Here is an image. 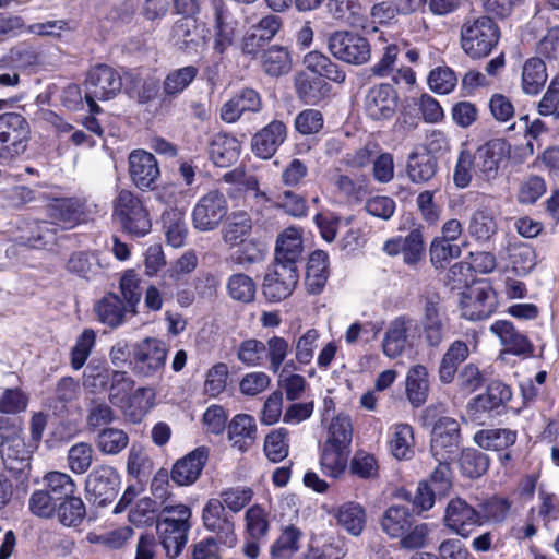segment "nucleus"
Segmentation results:
<instances>
[{
  "label": "nucleus",
  "mask_w": 559,
  "mask_h": 559,
  "mask_svg": "<svg viewBox=\"0 0 559 559\" xmlns=\"http://www.w3.org/2000/svg\"><path fill=\"white\" fill-rule=\"evenodd\" d=\"M191 508L183 503L165 504L156 519V531L166 556L177 558L188 542L192 527Z\"/></svg>",
  "instance_id": "obj_1"
},
{
  "label": "nucleus",
  "mask_w": 559,
  "mask_h": 559,
  "mask_svg": "<svg viewBox=\"0 0 559 559\" xmlns=\"http://www.w3.org/2000/svg\"><path fill=\"white\" fill-rule=\"evenodd\" d=\"M500 40V28L489 15L466 16L460 27V47L472 60L487 58Z\"/></svg>",
  "instance_id": "obj_2"
},
{
  "label": "nucleus",
  "mask_w": 559,
  "mask_h": 559,
  "mask_svg": "<svg viewBox=\"0 0 559 559\" xmlns=\"http://www.w3.org/2000/svg\"><path fill=\"white\" fill-rule=\"evenodd\" d=\"M114 217L121 229L133 236L143 237L150 233L152 222L141 199L132 191L122 189L114 200Z\"/></svg>",
  "instance_id": "obj_3"
},
{
  "label": "nucleus",
  "mask_w": 559,
  "mask_h": 559,
  "mask_svg": "<svg viewBox=\"0 0 559 559\" xmlns=\"http://www.w3.org/2000/svg\"><path fill=\"white\" fill-rule=\"evenodd\" d=\"M31 127L19 112L0 115V164H10L21 156L27 147Z\"/></svg>",
  "instance_id": "obj_4"
},
{
  "label": "nucleus",
  "mask_w": 559,
  "mask_h": 559,
  "mask_svg": "<svg viewBox=\"0 0 559 559\" xmlns=\"http://www.w3.org/2000/svg\"><path fill=\"white\" fill-rule=\"evenodd\" d=\"M203 527L212 535L206 537L212 539L222 548L233 549L238 544L235 516L224 509V504L218 498L209 499L202 509Z\"/></svg>",
  "instance_id": "obj_5"
},
{
  "label": "nucleus",
  "mask_w": 559,
  "mask_h": 559,
  "mask_svg": "<svg viewBox=\"0 0 559 559\" xmlns=\"http://www.w3.org/2000/svg\"><path fill=\"white\" fill-rule=\"evenodd\" d=\"M84 98L93 114L100 112L97 100L115 98L122 88L121 75L110 66L96 64L90 69L85 79Z\"/></svg>",
  "instance_id": "obj_6"
},
{
  "label": "nucleus",
  "mask_w": 559,
  "mask_h": 559,
  "mask_svg": "<svg viewBox=\"0 0 559 559\" xmlns=\"http://www.w3.org/2000/svg\"><path fill=\"white\" fill-rule=\"evenodd\" d=\"M167 356L165 342L147 336L132 345L130 368L139 378H156L162 374Z\"/></svg>",
  "instance_id": "obj_7"
},
{
  "label": "nucleus",
  "mask_w": 559,
  "mask_h": 559,
  "mask_svg": "<svg viewBox=\"0 0 559 559\" xmlns=\"http://www.w3.org/2000/svg\"><path fill=\"white\" fill-rule=\"evenodd\" d=\"M328 48L334 58L353 66H362L371 58L368 39L355 32L332 33L328 38Z\"/></svg>",
  "instance_id": "obj_8"
},
{
  "label": "nucleus",
  "mask_w": 559,
  "mask_h": 559,
  "mask_svg": "<svg viewBox=\"0 0 559 559\" xmlns=\"http://www.w3.org/2000/svg\"><path fill=\"white\" fill-rule=\"evenodd\" d=\"M228 213V202L225 194L211 190L202 195L192 211V224L200 231L215 230Z\"/></svg>",
  "instance_id": "obj_9"
},
{
  "label": "nucleus",
  "mask_w": 559,
  "mask_h": 559,
  "mask_svg": "<svg viewBox=\"0 0 559 559\" xmlns=\"http://www.w3.org/2000/svg\"><path fill=\"white\" fill-rule=\"evenodd\" d=\"M298 278V270L293 264L274 262L264 275L262 293L270 301L284 300L293 294Z\"/></svg>",
  "instance_id": "obj_10"
},
{
  "label": "nucleus",
  "mask_w": 559,
  "mask_h": 559,
  "mask_svg": "<svg viewBox=\"0 0 559 559\" xmlns=\"http://www.w3.org/2000/svg\"><path fill=\"white\" fill-rule=\"evenodd\" d=\"M430 451L436 461L455 460L460 454V425L451 417L439 418L432 428Z\"/></svg>",
  "instance_id": "obj_11"
},
{
  "label": "nucleus",
  "mask_w": 559,
  "mask_h": 559,
  "mask_svg": "<svg viewBox=\"0 0 559 559\" xmlns=\"http://www.w3.org/2000/svg\"><path fill=\"white\" fill-rule=\"evenodd\" d=\"M0 448L4 468L15 475L22 483L26 481L31 469L32 445L27 447L24 438L14 433L12 437L3 439Z\"/></svg>",
  "instance_id": "obj_12"
},
{
  "label": "nucleus",
  "mask_w": 559,
  "mask_h": 559,
  "mask_svg": "<svg viewBox=\"0 0 559 559\" xmlns=\"http://www.w3.org/2000/svg\"><path fill=\"white\" fill-rule=\"evenodd\" d=\"M120 486V476L109 465L96 466L86 477L85 490L94 503L106 506L114 501Z\"/></svg>",
  "instance_id": "obj_13"
},
{
  "label": "nucleus",
  "mask_w": 559,
  "mask_h": 559,
  "mask_svg": "<svg viewBox=\"0 0 559 559\" xmlns=\"http://www.w3.org/2000/svg\"><path fill=\"white\" fill-rule=\"evenodd\" d=\"M444 526L463 538L471 536L474 527L481 525L477 509L460 497L452 498L443 515Z\"/></svg>",
  "instance_id": "obj_14"
},
{
  "label": "nucleus",
  "mask_w": 559,
  "mask_h": 559,
  "mask_svg": "<svg viewBox=\"0 0 559 559\" xmlns=\"http://www.w3.org/2000/svg\"><path fill=\"white\" fill-rule=\"evenodd\" d=\"M170 40L180 51L197 53L205 46V27L193 17H180L171 27Z\"/></svg>",
  "instance_id": "obj_15"
},
{
  "label": "nucleus",
  "mask_w": 559,
  "mask_h": 559,
  "mask_svg": "<svg viewBox=\"0 0 559 559\" xmlns=\"http://www.w3.org/2000/svg\"><path fill=\"white\" fill-rule=\"evenodd\" d=\"M210 456L207 447H198L177 460L170 471L171 480L178 486H191L200 478Z\"/></svg>",
  "instance_id": "obj_16"
},
{
  "label": "nucleus",
  "mask_w": 559,
  "mask_h": 559,
  "mask_svg": "<svg viewBox=\"0 0 559 559\" xmlns=\"http://www.w3.org/2000/svg\"><path fill=\"white\" fill-rule=\"evenodd\" d=\"M397 95L390 84H378L365 96V111L373 120L391 118L396 109Z\"/></svg>",
  "instance_id": "obj_17"
},
{
  "label": "nucleus",
  "mask_w": 559,
  "mask_h": 559,
  "mask_svg": "<svg viewBox=\"0 0 559 559\" xmlns=\"http://www.w3.org/2000/svg\"><path fill=\"white\" fill-rule=\"evenodd\" d=\"M129 171L133 183L141 190L153 189L160 174L155 156L142 150L131 152Z\"/></svg>",
  "instance_id": "obj_18"
},
{
  "label": "nucleus",
  "mask_w": 559,
  "mask_h": 559,
  "mask_svg": "<svg viewBox=\"0 0 559 559\" xmlns=\"http://www.w3.org/2000/svg\"><path fill=\"white\" fill-rule=\"evenodd\" d=\"M496 297L491 287L480 284L469 289L462 301V316L468 320L488 318L495 310Z\"/></svg>",
  "instance_id": "obj_19"
},
{
  "label": "nucleus",
  "mask_w": 559,
  "mask_h": 559,
  "mask_svg": "<svg viewBox=\"0 0 559 559\" xmlns=\"http://www.w3.org/2000/svg\"><path fill=\"white\" fill-rule=\"evenodd\" d=\"M287 138V128L280 120L271 121L257 132L251 141L254 155L260 158H271Z\"/></svg>",
  "instance_id": "obj_20"
},
{
  "label": "nucleus",
  "mask_w": 559,
  "mask_h": 559,
  "mask_svg": "<svg viewBox=\"0 0 559 559\" xmlns=\"http://www.w3.org/2000/svg\"><path fill=\"white\" fill-rule=\"evenodd\" d=\"M95 312L100 322L115 329L123 324L128 318L136 314V310H130L129 304L116 294H107L95 306Z\"/></svg>",
  "instance_id": "obj_21"
},
{
  "label": "nucleus",
  "mask_w": 559,
  "mask_h": 559,
  "mask_svg": "<svg viewBox=\"0 0 559 559\" xmlns=\"http://www.w3.org/2000/svg\"><path fill=\"white\" fill-rule=\"evenodd\" d=\"M509 155V145L502 139H492L473 154L478 169L486 177L495 175L499 164Z\"/></svg>",
  "instance_id": "obj_22"
},
{
  "label": "nucleus",
  "mask_w": 559,
  "mask_h": 559,
  "mask_svg": "<svg viewBox=\"0 0 559 559\" xmlns=\"http://www.w3.org/2000/svg\"><path fill=\"white\" fill-rule=\"evenodd\" d=\"M437 297H427L421 319L423 334L428 346L438 347L447 335V325L439 312Z\"/></svg>",
  "instance_id": "obj_23"
},
{
  "label": "nucleus",
  "mask_w": 559,
  "mask_h": 559,
  "mask_svg": "<svg viewBox=\"0 0 559 559\" xmlns=\"http://www.w3.org/2000/svg\"><path fill=\"white\" fill-rule=\"evenodd\" d=\"M413 324L414 320L407 316H400L390 322L382 341V350L386 357L396 358L402 355Z\"/></svg>",
  "instance_id": "obj_24"
},
{
  "label": "nucleus",
  "mask_w": 559,
  "mask_h": 559,
  "mask_svg": "<svg viewBox=\"0 0 559 559\" xmlns=\"http://www.w3.org/2000/svg\"><path fill=\"white\" fill-rule=\"evenodd\" d=\"M490 331L497 335L507 353L513 355H532L533 345L530 340L514 328L510 321H496Z\"/></svg>",
  "instance_id": "obj_25"
},
{
  "label": "nucleus",
  "mask_w": 559,
  "mask_h": 559,
  "mask_svg": "<svg viewBox=\"0 0 559 559\" xmlns=\"http://www.w3.org/2000/svg\"><path fill=\"white\" fill-rule=\"evenodd\" d=\"M439 164L436 156L425 152H411L406 160V175L415 185L429 182L438 173Z\"/></svg>",
  "instance_id": "obj_26"
},
{
  "label": "nucleus",
  "mask_w": 559,
  "mask_h": 559,
  "mask_svg": "<svg viewBox=\"0 0 559 559\" xmlns=\"http://www.w3.org/2000/svg\"><path fill=\"white\" fill-rule=\"evenodd\" d=\"M48 215L64 228H72L84 221V204L74 198L56 199L48 205Z\"/></svg>",
  "instance_id": "obj_27"
},
{
  "label": "nucleus",
  "mask_w": 559,
  "mask_h": 559,
  "mask_svg": "<svg viewBox=\"0 0 559 559\" xmlns=\"http://www.w3.org/2000/svg\"><path fill=\"white\" fill-rule=\"evenodd\" d=\"M80 393V383L71 377H63L56 383L53 393L48 400V407L55 415L64 416L71 404L79 399Z\"/></svg>",
  "instance_id": "obj_28"
},
{
  "label": "nucleus",
  "mask_w": 559,
  "mask_h": 559,
  "mask_svg": "<svg viewBox=\"0 0 559 559\" xmlns=\"http://www.w3.org/2000/svg\"><path fill=\"white\" fill-rule=\"evenodd\" d=\"M227 428L229 441L241 452L247 451L257 439V425L251 415H236Z\"/></svg>",
  "instance_id": "obj_29"
},
{
  "label": "nucleus",
  "mask_w": 559,
  "mask_h": 559,
  "mask_svg": "<svg viewBox=\"0 0 559 559\" xmlns=\"http://www.w3.org/2000/svg\"><path fill=\"white\" fill-rule=\"evenodd\" d=\"M239 153V141L229 134L217 133L210 142V158L218 167L230 166L238 159Z\"/></svg>",
  "instance_id": "obj_30"
},
{
  "label": "nucleus",
  "mask_w": 559,
  "mask_h": 559,
  "mask_svg": "<svg viewBox=\"0 0 559 559\" xmlns=\"http://www.w3.org/2000/svg\"><path fill=\"white\" fill-rule=\"evenodd\" d=\"M302 251L301 231L295 227L286 228L278 237L275 248V262L282 264L296 263Z\"/></svg>",
  "instance_id": "obj_31"
},
{
  "label": "nucleus",
  "mask_w": 559,
  "mask_h": 559,
  "mask_svg": "<svg viewBox=\"0 0 559 559\" xmlns=\"http://www.w3.org/2000/svg\"><path fill=\"white\" fill-rule=\"evenodd\" d=\"M406 396L413 407H420L428 399L429 379L428 370L423 365L412 366L406 374Z\"/></svg>",
  "instance_id": "obj_32"
},
{
  "label": "nucleus",
  "mask_w": 559,
  "mask_h": 559,
  "mask_svg": "<svg viewBox=\"0 0 559 559\" xmlns=\"http://www.w3.org/2000/svg\"><path fill=\"white\" fill-rule=\"evenodd\" d=\"M252 227V218L246 211H235L222 229L223 240L229 247L239 246L251 234Z\"/></svg>",
  "instance_id": "obj_33"
},
{
  "label": "nucleus",
  "mask_w": 559,
  "mask_h": 559,
  "mask_svg": "<svg viewBox=\"0 0 559 559\" xmlns=\"http://www.w3.org/2000/svg\"><path fill=\"white\" fill-rule=\"evenodd\" d=\"M329 255L323 250L311 253L306 273V286L310 294H320L329 277Z\"/></svg>",
  "instance_id": "obj_34"
},
{
  "label": "nucleus",
  "mask_w": 559,
  "mask_h": 559,
  "mask_svg": "<svg viewBox=\"0 0 559 559\" xmlns=\"http://www.w3.org/2000/svg\"><path fill=\"white\" fill-rule=\"evenodd\" d=\"M156 393L153 388L141 386L132 391L123 407L124 416L133 424L142 421L155 404Z\"/></svg>",
  "instance_id": "obj_35"
},
{
  "label": "nucleus",
  "mask_w": 559,
  "mask_h": 559,
  "mask_svg": "<svg viewBox=\"0 0 559 559\" xmlns=\"http://www.w3.org/2000/svg\"><path fill=\"white\" fill-rule=\"evenodd\" d=\"M469 356V347L466 342L456 340L450 344L444 353L440 366L439 378L443 383H450L454 379L457 367Z\"/></svg>",
  "instance_id": "obj_36"
},
{
  "label": "nucleus",
  "mask_w": 559,
  "mask_h": 559,
  "mask_svg": "<svg viewBox=\"0 0 559 559\" xmlns=\"http://www.w3.org/2000/svg\"><path fill=\"white\" fill-rule=\"evenodd\" d=\"M518 433L509 428L481 429L474 435V442L484 450L503 451L516 441Z\"/></svg>",
  "instance_id": "obj_37"
},
{
  "label": "nucleus",
  "mask_w": 559,
  "mask_h": 559,
  "mask_svg": "<svg viewBox=\"0 0 559 559\" xmlns=\"http://www.w3.org/2000/svg\"><path fill=\"white\" fill-rule=\"evenodd\" d=\"M512 397L509 385L501 381H491L486 392L473 400L472 407L476 411L490 412L506 405Z\"/></svg>",
  "instance_id": "obj_38"
},
{
  "label": "nucleus",
  "mask_w": 559,
  "mask_h": 559,
  "mask_svg": "<svg viewBox=\"0 0 559 559\" xmlns=\"http://www.w3.org/2000/svg\"><path fill=\"white\" fill-rule=\"evenodd\" d=\"M468 234L478 242L489 241L498 230V224L492 211L481 207L477 209L469 217Z\"/></svg>",
  "instance_id": "obj_39"
},
{
  "label": "nucleus",
  "mask_w": 559,
  "mask_h": 559,
  "mask_svg": "<svg viewBox=\"0 0 559 559\" xmlns=\"http://www.w3.org/2000/svg\"><path fill=\"white\" fill-rule=\"evenodd\" d=\"M262 70L270 76L287 74L292 69V57L287 48L274 45L261 53Z\"/></svg>",
  "instance_id": "obj_40"
},
{
  "label": "nucleus",
  "mask_w": 559,
  "mask_h": 559,
  "mask_svg": "<svg viewBox=\"0 0 559 559\" xmlns=\"http://www.w3.org/2000/svg\"><path fill=\"white\" fill-rule=\"evenodd\" d=\"M412 514L406 507L392 506L381 519V527L392 538H400L412 526Z\"/></svg>",
  "instance_id": "obj_41"
},
{
  "label": "nucleus",
  "mask_w": 559,
  "mask_h": 559,
  "mask_svg": "<svg viewBox=\"0 0 559 559\" xmlns=\"http://www.w3.org/2000/svg\"><path fill=\"white\" fill-rule=\"evenodd\" d=\"M547 81L545 62L540 58H530L522 70V90L525 94L536 95Z\"/></svg>",
  "instance_id": "obj_42"
},
{
  "label": "nucleus",
  "mask_w": 559,
  "mask_h": 559,
  "mask_svg": "<svg viewBox=\"0 0 559 559\" xmlns=\"http://www.w3.org/2000/svg\"><path fill=\"white\" fill-rule=\"evenodd\" d=\"M135 381L124 370H112L108 388V401L111 405L123 409L133 391Z\"/></svg>",
  "instance_id": "obj_43"
},
{
  "label": "nucleus",
  "mask_w": 559,
  "mask_h": 559,
  "mask_svg": "<svg viewBox=\"0 0 559 559\" xmlns=\"http://www.w3.org/2000/svg\"><path fill=\"white\" fill-rule=\"evenodd\" d=\"M304 64L311 72L331 81L337 83L345 81V73L340 70L338 66L319 51H310L307 53L304 58Z\"/></svg>",
  "instance_id": "obj_44"
},
{
  "label": "nucleus",
  "mask_w": 559,
  "mask_h": 559,
  "mask_svg": "<svg viewBox=\"0 0 559 559\" xmlns=\"http://www.w3.org/2000/svg\"><path fill=\"white\" fill-rule=\"evenodd\" d=\"M199 70L194 66L170 70L163 82V92L168 97L181 94L197 78Z\"/></svg>",
  "instance_id": "obj_45"
},
{
  "label": "nucleus",
  "mask_w": 559,
  "mask_h": 559,
  "mask_svg": "<svg viewBox=\"0 0 559 559\" xmlns=\"http://www.w3.org/2000/svg\"><path fill=\"white\" fill-rule=\"evenodd\" d=\"M226 290L233 300L250 304L255 299L257 284L249 275L235 273L227 278Z\"/></svg>",
  "instance_id": "obj_46"
},
{
  "label": "nucleus",
  "mask_w": 559,
  "mask_h": 559,
  "mask_svg": "<svg viewBox=\"0 0 559 559\" xmlns=\"http://www.w3.org/2000/svg\"><path fill=\"white\" fill-rule=\"evenodd\" d=\"M414 430L408 424H396L390 440V450L397 460H409L414 455Z\"/></svg>",
  "instance_id": "obj_47"
},
{
  "label": "nucleus",
  "mask_w": 559,
  "mask_h": 559,
  "mask_svg": "<svg viewBox=\"0 0 559 559\" xmlns=\"http://www.w3.org/2000/svg\"><path fill=\"white\" fill-rule=\"evenodd\" d=\"M337 523L354 536L362 532L366 513L365 509L356 502H346L342 504L336 513Z\"/></svg>",
  "instance_id": "obj_48"
},
{
  "label": "nucleus",
  "mask_w": 559,
  "mask_h": 559,
  "mask_svg": "<svg viewBox=\"0 0 559 559\" xmlns=\"http://www.w3.org/2000/svg\"><path fill=\"white\" fill-rule=\"evenodd\" d=\"M56 514L59 522L64 526H78L86 515V508L83 500L72 495L57 504Z\"/></svg>",
  "instance_id": "obj_49"
},
{
  "label": "nucleus",
  "mask_w": 559,
  "mask_h": 559,
  "mask_svg": "<svg viewBox=\"0 0 559 559\" xmlns=\"http://www.w3.org/2000/svg\"><path fill=\"white\" fill-rule=\"evenodd\" d=\"M43 480L47 487L46 490L57 501L64 500L76 491L75 481L66 473L51 471L45 474Z\"/></svg>",
  "instance_id": "obj_50"
},
{
  "label": "nucleus",
  "mask_w": 559,
  "mask_h": 559,
  "mask_svg": "<svg viewBox=\"0 0 559 559\" xmlns=\"http://www.w3.org/2000/svg\"><path fill=\"white\" fill-rule=\"evenodd\" d=\"M100 267L99 259L94 252L79 251L70 255L66 269L80 277L91 278Z\"/></svg>",
  "instance_id": "obj_51"
},
{
  "label": "nucleus",
  "mask_w": 559,
  "mask_h": 559,
  "mask_svg": "<svg viewBox=\"0 0 559 559\" xmlns=\"http://www.w3.org/2000/svg\"><path fill=\"white\" fill-rule=\"evenodd\" d=\"M128 433L118 428H104L96 438L97 449L107 455L120 453L128 447Z\"/></svg>",
  "instance_id": "obj_52"
},
{
  "label": "nucleus",
  "mask_w": 559,
  "mask_h": 559,
  "mask_svg": "<svg viewBox=\"0 0 559 559\" xmlns=\"http://www.w3.org/2000/svg\"><path fill=\"white\" fill-rule=\"evenodd\" d=\"M353 437L350 418L337 415L329 426L328 439L324 444L347 450Z\"/></svg>",
  "instance_id": "obj_53"
},
{
  "label": "nucleus",
  "mask_w": 559,
  "mask_h": 559,
  "mask_svg": "<svg viewBox=\"0 0 559 559\" xmlns=\"http://www.w3.org/2000/svg\"><path fill=\"white\" fill-rule=\"evenodd\" d=\"M115 419V412L103 399L94 396L87 400L86 425L90 429L95 430L109 425Z\"/></svg>",
  "instance_id": "obj_54"
},
{
  "label": "nucleus",
  "mask_w": 559,
  "mask_h": 559,
  "mask_svg": "<svg viewBox=\"0 0 559 559\" xmlns=\"http://www.w3.org/2000/svg\"><path fill=\"white\" fill-rule=\"evenodd\" d=\"M511 509V501L507 498L491 497L479 504L478 512L484 523L500 524L504 522Z\"/></svg>",
  "instance_id": "obj_55"
},
{
  "label": "nucleus",
  "mask_w": 559,
  "mask_h": 559,
  "mask_svg": "<svg viewBox=\"0 0 559 559\" xmlns=\"http://www.w3.org/2000/svg\"><path fill=\"white\" fill-rule=\"evenodd\" d=\"M320 464L325 475L338 477L347 464V450L324 444Z\"/></svg>",
  "instance_id": "obj_56"
},
{
  "label": "nucleus",
  "mask_w": 559,
  "mask_h": 559,
  "mask_svg": "<svg viewBox=\"0 0 559 559\" xmlns=\"http://www.w3.org/2000/svg\"><path fill=\"white\" fill-rule=\"evenodd\" d=\"M246 532L249 538L261 540L270 528L266 511L259 504L250 507L245 513Z\"/></svg>",
  "instance_id": "obj_57"
},
{
  "label": "nucleus",
  "mask_w": 559,
  "mask_h": 559,
  "mask_svg": "<svg viewBox=\"0 0 559 559\" xmlns=\"http://www.w3.org/2000/svg\"><path fill=\"white\" fill-rule=\"evenodd\" d=\"M300 535L301 533L297 527L286 526L271 547L272 559H287L295 554L299 548Z\"/></svg>",
  "instance_id": "obj_58"
},
{
  "label": "nucleus",
  "mask_w": 559,
  "mask_h": 559,
  "mask_svg": "<svg viewBox=\"0 0 559 559\" xmlns=\"http://www.w3.org/2000/svg\"><path fill=\"white\" fill-rule=\"evenodd\" d=\"M253 497V490L250 487H230L219 492L218 501L224 504V509L233 515L240 512L250 503Z\"/></svg>",
  "instance_id": "obj_59"
},
{
  "label": "nucleus",
  "mask_w": 559,
  "mask_h": 559,
  "mask_svg": "<svg viewBox=\"0 0 559 559\" xmlns=\"http://www.w3.org/2000/svg\"><path fill=\"white\" fill-rule=\"evenodd\" d=\"M31 236H21L20 242L24 246L40 249L56 241L55 224L50 222H35L31 227Z\"/></svg>",
  "instance_id": "obj_60"
},
{
  "label": "nucleus",
  "mask_w": 559,
  "mask_h": 559,
  "mask_svg": "<svg viewBox=\"0 0 559 559\" xmlns=\"http://www.w3.org/2000/svg\"><path fill=\"white\" fill-rule=\"evenodd\" d=\"M289 451L288 431L280 428L271 431L264 440V453L266 457L274 462H281L287 457Z\"/></svg>",
  "instance_id": "obj_61"
},
{
  "label": "nucleus",
  "mask_w": 559,
  "mask_h": 559,
  "mask_svg": "<svg viewBox=\"0 0 559 559\" xmlns=\"http://www.w3.org/2000/svg\"><path fill=\"white\" fill-rule=\"evenodd\" d=\"M164 229L167 242L174 248L185 245L187 226L180 212L171 211L163 215Z\"/></svg>",
  "instance_id": "obj_62"
},
{
  "label": "nucleus",
  "mask_w": 559,
  "mask_h": 559,
  "mask_svg": "<svg viewBox=\"0 0 559 559\" xmlns=\"http://www.w3.org/2000/svg\"><path fill=\"white\" fill-rule=\"evenodd\" d=\"M403 261L406 265L417 266L425 254V246L421 230L415 228L404 237Z\"/></svg>",
  "instance_id": "obj_63"
},
{
  "label": "nucleus",
  "mask_w": 559,
  "mask_h": 559,
  "mask_svg": "<svg viewBox=\"0 0 559 559\" xmlns=\"http://www.w3.org/2000/svg\"><path fill=\"white\" fill-rule=\"evenodd\" d=\"M93 448L90 443L79 442L72 445L68 452V464L75 474H84L93 462Z\"/></svg>",
  "instance_id": "obj_64"
}]
</instances>
